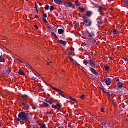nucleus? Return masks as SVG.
Returning a JSON list of instances; mask_svg holds the SVG:
<instances>
[{"label": "nucleus", "mask_w": 128, "mask_h": 128, "mask_svg": "<svg viewBox=\"0 0 128 128\" xmlns=\"http://www.w3.org/2000/svg\"><path fill=\"white\" fill-rule=\"evenodd\" d=\"M104 68H105L106 70H110V66H106L104 67Z\"/></svg>", "instance_id": "nucleus-25"}, {"label": "nucleus", "mask_w": 128, "mask_h": 128, "mask_svg": "<svg viewBox=\"0 0 128 128\" xmlns=\"http://www.w3.org/2000/svg\"><path fill=\"white\" fill-rule=\"evenodd\" d=\"M48 30H50V26H48Z\"/></svg>", "instance_id": "nucleus-58"}, {"label": "nucleus", "mask_w": 128, "mask_h": 128, "mask_svg": "<svg viewBox=\"0 0 128 128\" xmlns=\"http://www.w3.org/2000/svg\"><path fill=\"white\" fill-rule=\"evenodd\" d=\"M20 62H22V64H24V62H22V60H20Z\"/></svg>", "instance_id": "nucleus-59"}, {"label": "nucleus", "mask_w": 128, "mask_h": 128, "mask_svg": "<svg viewBox=\"0 0 128 128\" xmlns=\"http://www.w3.org/2000/svg\"><path fill=\"white\" fill-rule=\"evenodd\" d=\"M76 26H77V27L79 26H80V24L78 23H77V24H76Z\"/></svg>", "instance_id": "nucleus-44"}, {"label": "nucleus", "mask_w": 128, "mask_h": 128, "mask_svg": "<svg viewBox=\"0 0 128 128\" xmlns=\"http://www.w3.org/2000/svg\"><path fill=\"white\" fill-rule=\"evenodd\" d=\"M21 104L22 106H24V108H27V110H28V108H30V106H28V104L24 102H22Z\"/></svg>", "instance_id": "nucleus-9"}, {"label": "nucleus", "mask_w": 128, "mask_h": 128, "mask_svg": "<svg viewBox=\"0 0 128 128\" xmlns=\"http://www.w3.org/2000/svg\"><path fill=\"white\" fill-rule=\"evenodd\" d=\"M98 12H100V14H102V12H104V8H102V6H100Z\"/></svg>", "instance_id": "nucleus-14"}, {"label": "nucleus", "mask_w": 128, "mask_h": 128, "mask_svg": "<svg viewBox=\"0 0 128 128\" xmlns=\"http://www.w3.org/2000/svg\"><path fill=\"white\" fill-rule=\"evenodd\" d=\"M90 71L92 73L94 74H95V76H98V72H96V70H94V68H92L90 69Z\"/></svg>", "instance_id": "nucleus-8"}, {"label": "nucleus", "mask_w": 128, "mask_h": 128, "mask_svg": "<svg viewBox=\"0 0 128 128\" xmlns=\"http://www.w3.org/2000/svg\"><path fill=\"white\" fill-rule=\"evenodd\" d=\"M43 106L44 108H48V104L47 103L44 102L43 104Z\"/></svg>", "instance_id": "nucleus-23"}, {"label": "nucleus", "mask_w": 128, "mask_h": 128, "mask_svg": "<svg viewBox=\"0 0 128 128\" xmlns=\"http://www.w3.org/2000/svg\"><path fill=\"white\" fill-rule=\"evenodd\" d=\"M57 107L58 106V110H60L62 108V104H56Z\"/></svg>", "instance_id": "nucleus-29"}, {"label": "nucleus", "mask_w": 128, "mask_h": 128, "mask_svg": "<svg viewBox=\"0 0 128 128\" xmlns=\"http://www.w3.org/2000/svg\"><path fill=\"white\" fill-rule=\"evenodd\" d=\"M92 12L88 11L86 12V16H88V18H90V16H92Z\"/></svg>", "instance_id": "nucleus-12"}, {"label": "nucleus", "mask_w": 128, "mask_h": 128, "mask_svg": "<svg viewBox=\"0 0 128 128\" xmlns=\"http://www.w3.org/2000/svg\"><path fill=\"white\" fill-rule=\"evenodd\" d=\"M83 64L85 66H88V62L87 60H84Z\"/></svg>", "instance_id": "nucleus-19"}, {"label": "nucleus", "mask_w": 128, "mask_h": 128, "mask_svg": "<svg viewBox=\"0 0 128 128\" xmlns=\"http://www.w3.org/2000/svg\"><path fill=\"white\" fill-rule=\"evenodd\" d=\"M86 36H88V38H94V32L92 31V32H90L88 30H86Z\"/></svg>", "instance_id": "nucleus-4"}, {"label": "nucleus", "mask_w": 128, "mask_h": 128, "mask_svg": "<svg viewBox=\"0 0 128 128\" xmlns=\"http://www.w3.org/2000/svg\"><path fill=\"white\" fill-rule=\"evenodd\" d=\"M76 64H77L78 66H80V64H78V62L76 63Z\"/></svg>", "instance_id": "nucleus-52"}, {"label": "nucleus", "mask_w": 128, "mask_h": 128, "mask_svg": "<svg viewBox=\"0 0 128 128\" xmlns=\"http://www.w3.org/2000/svg\"><path fill=\"white\" fill-rule=\"evenodd\" d=\"M110 60H114V58L110 57Z\"/></svg>", "instance_id": "nucleus-49"}, {"label": "nucleus", "mask_w": 128, "mask_h": 128, "mask_svg": "<svg viewBox=\"0 0 128 128\" xmlns=\"http://www.w3.org/2000/svg\"><path fill=\"white\" fill-rule=\"evenodd\" d=\"M102 124L103 126H106V124L105 122H103V123Z\"/></svg>", "instance_id": "nucleus-53"}, {"label": "nucleus", "mask_w": 128, "mask_h": 128, "mask_svg": "<svg viewBox=\"0 0 128 128\" xmlns=\"http://www.w3.org/2000/svg\"><path fill=\"white\" fill-rule=\"evenodd\" d=\"M84 98H86V96L85 95H82L80 97V98H82V100H84Z\"/></svg>", "instance_id": "nucleus-33"}, {"label": "nucleus", "mask_w": 128, "mask_h": 128, "mask_svg": "<svg viewBox=\"0 0 128 128\" xmlns=\"http://www.w3.org/2000/svg\"><path fill=\"white\" fill-rule=\"evenodd\" d=\"M20 120H22V119H20V118H18L15 120V122H20Z\"/></svg>", "instance_id": "nucleus-30"}, {"label": "nucleus", "mask_w": 128, "mask_h": 128, "mask_svg": "<svg viewBox=\"0 0 128 128\" xmlns=\"http://www.w3.org/2000/svg\"><path fill=\"white\" fill-rule=\"evenodd\" d=\"M52 36H54V38H58V36H56V34H54V32L52 33Z\"/></svg>", "instance_id": "nucleus-22"}, {"label": "nucleus", "mask_w": 128, "mask_h": 128, "mask_svg": "<svg viewBox=\"0 0 128 128\" xmlns=\"http://www.w3.org/2000/svg\"><path fill=\"white\" fill-rule=\"evenodd\" d=\"M108 96H110V92H107Z\"/></svg>", "instance_id": "nucleus-50"}, {"label": "nucleus", "mask_w": 128, "mask_h": 128, "mask_svg": "<svg viewBox=\"0 0 128 128\" xmlns=\"http://www.w3.org/2000/svg\"><path fill=\"white\" fill-rule=\"evenodd\" d=\"M46 128V124H43L41 126V128Z\"/></svg>", "instance_id": "nucleus-34"}, {"label": "nucleus", "mask_w": 128, "mask_h": 128, "mask_svg": "<svg viewBox=\"0 0 128 128\" xmlns=\"http://www.w3.org/2000/svg\"><path fill=\"white\" fill-rule=\"evenodd\" d=\"M52 88V90H56V88Z\"/></svg>", "instance_id": "nucleus-56"}, {"label": "nucleus", "mask_w": 128, "mask_h": 128, "mask_svg": "<svg viewBox=\"0 0 128 128\" xmlns=\"http://www.w3.org/2000/svg\"><path fill=\"white\" fill-rule=\"evenodd\" d=\"M76 4V6H80V2H75Z\"/></svg>", "instance_id": "nucleus-26"}, {"label": "nucleus", "mask_w": 128, "mask_h": 128, "mask_svg": "<svg viewBox=\"0 0 128 128\" xmlns=\"http://www.w3.org/2000/svg\"><path fill=\"white\" fill-rule=\"evenodd\" d=\"M102 112H104V108L101 109Z\"/></svg>", "instance_id": "nucleus-45"}, {"label": "nucleus", "mask_w": 128, "mask_h": 128, "mask_svg": "<svg viewBox=\"0 0 128 128\" xmlns=\"http://www.w3.org/2000/svg\"><path fill=\"white\" fill-rule=\"evenodd\" d=\"M38 18V16H35V18Z\"/></svg>", "instance_id": "nucleus-54"}, {"label": "nucleus", "mask_w": 128, "mask_h": 128, "mask_svg": "<svg viewBox=\"0 0 128 128\" xmlns=\"http://www.w3.org/2000/svg\"><path fill=\"white\" fill-rule=\"evenodd\" d=\"M39 4H40V6H42V3H40Z\"/></svg>", "instance_id": "nucleus-55"}, {"label": "nucleus", "mask_w": 128, "mask_h": 128, "mask_svg": "<svg viewBox=\"0 0 128 128\" xmlns=\"http://www.w3.org/2000/svg\"><path fill=\"white\" fill-rule=\"evenodd\" d=\"M46 114H52V112H46Z\"/></svg>", "instance_id": "nucleus-39"}, {"label": "nucleus", "mask_w": 128, "mask_h": 128, "mask_svg": "<svg viewBox=\"0 0 128 128\" xmlns=\"http://www.w3.org/2000/svg\"><path fill=\"white\" fill-rule=\"evenodd\" d=\"M55 4H58V6H62L64 4V2L62 0H54Z\"/></svg>", "instance_id": "nucleus-7"}, {"label": "nucleus", "mask_w": 128, "mask_h": 128, "mask_svg": "<svg viewBox=\"0 0 128 128\" xmlns=\"http://www.w3.org/2000/svg\"><path fill=\"white\" fill-rule=\"evenodd\" d=\"M58 128H64V126H60V127H58Z\"/></svg>", "instance_id": "nucleus-57"}, {"label": "nucleus", "mask_w": 128, "mask_h": 128, "mask_svg": "<svg viewBox=\"0 0 128 128\" xmlns=\"http://www.w3.org/2000/svg\"><path fill=\"white\" fill-rule=\"evenodd\" d=\"M44 18H48V15H46V14H44Z\"/></svg>", "instance_id": "nucleus-41"}, {"label": "nucleus", "mask_w": 128, "mask_h": 128, "mask_svg": "<svg viewBox=\"0 0 128 128\" xmlns=\"http://www.w3.org/2000/svg\"><path fill=\"white\" fill-rule=\"evenodd\" d=\"M124 2L126 7L128 8V0H124Z\"/></svg>", "instance_id": "nucleus-17"}, {"label": "nucleus", "mask_w": 128, "mask_h": 128, "mask_svg": "<svg viewBox=\"0 0 128 128\" xmlns=\"http://www.w3.org/2000/svg\"><path fill=\"white\" fill-rule=\"evenodd\" d=\"M59 42L60 44H62V46H66V42L62 41V40H60Z\"/></svg>", "instance_id": "nucleus-11"}, {"label": "nucleus", "mask_w": 128, "mask_h": 128, "mask_svg": "<svg viewBox=\"0 0 128 128\" xmlns=\"http://www.w3.org/2000/svg\"><path fill=\"white\" fill-rule=\"evenodd\" d=\"M69 58L70 60H72V62H74V59L72 57H70Z\"/></svg>", "instance_id": "nucleus-38"}, {"label": "nucleus", "mask_w": 128, "mask_h": 128, "mask_svg": "<svg viewBox=\"0 0 128 128\" xmlns=\"http://www.w3.org/2000/svg\"><path fill=\"white\" fill-rule=\"evenodd\" d=\"M44 8L46 10H50V6H48V5H47L45 6Z\"/></svg>", "instance_id": "nucleus-28"}, {"label": "nucleus", "mask_w": 128, "mask_h": 128, "mask_svg": "<svg viewBox=\"0 0 128 128\" xmlns=\"http://www.w3.org/2000/svg\"><path fill=\"white\" fill-rule=\"evenodd\" d=\"M70 50L72 52H74V48H72Z\"/></svg>", "instance_id": "nucleus-43"}, {"label": "nucleus", "mask_w": 128, "mask_h": 128, "mask_svg": "<svg viewBox=\"0 0 128 128\" xmlns=\"http://www.w3.org/2000/svg\"><path fill=\"white\" fill-rule=\"evenodd\" d=\"M42 20L44 22L45 24H48V21L46 20V18H43Z\"/></svg>", "instance_id": "nucleus-35"}, {"label": "nucleus", "mask_w": 128, "mask_h": 128, "mask_svg": "<svg viewBox=\"0 0 128 128\" xmlns=\"http://www.w3.org/2000/svg\"><path fill=\"white\" fill-rule=\"evenodd\" d=\"M0 62H6V60H4L2 56H0Z\"/></svg>", "instance_id": "nucleus-16"}, {"label": "nucleus", "mask_w": 128, "mask_h": 128, "mask_svg": "<svg viewBox=\"0 0 128 128\" xmlns=\"http://www.w3.org/2000/svg\"><path fill=\"white\" fill-rule=\"evenodd\" d=\"M59 94H60V96H62V98H66V95H64V92H62V91L60 92H58Z\"/></svg>", "instance_id": "nucleus-15"}, {"label": "nucleus", "mask_w": 128, "mask_h": 128, "mask_svg": "<svg viewBox=\"0 0 128 128\" xmlns=\"http://www.w3.org/2000/svg\"><path fill=\"white\" fill-rule=\"evenodd\" d=\"M32 80H36V78L33 77V78H32Z\"/></svg>", "instance_id": "nucleus-51"}, {"label": "nucleus", "mask_w": 128, "mask_h": 128, "mask_svg": "<svg viewBox=\"0 0 128 128\" xmlns=\"http://www.w3.org/2000/svg\"><path fill=\"white\" fill-rule=\"evenodd\" d=\"M35 28L36 30H38V25H35Z\"/></svg>", "instance_id": "nucleus-46"}, {"label": "nucleus", "mask_w": 128, "mask_h": 128, "mask_svg": "<svg viewBox=\"0 0 128 128\" xmlns=\"http://www.w3.org/2000/svg\"><path fill=\"white\" fill-rule=\"evenodd\" d=\"M83 22L85 26H92V20H90V19L88 18H83Z\"/></svg>", "instance_id": "nucleus-3"}, {"label": "nucleus", "mask_w": 128, "mask_h": 128, "mask_svg": "<svg viewBox=\"0 0 128 128\" xmlns=\"http://www.w3.org/2000/svg\"><path fill=\"white\" fill-rule=\"evenodd\" d=\"M118 87L119 88H124V84H122V82H120L119 83H118Z\"/></svg>", "instance_id": "nucleus-10"}, {"label": "nucleus", "mask_w": 128, "mask_h": 128, "mask_svg": "<svg viewBox=\"0 0 128 128\" xmlns=\"http://www.w3.org/2000/svg\"><path fill=\"white\" fill-rule=\"evenodd\" d=\"M24 96H23V98H24Z\"/></svg>", "instance_id": "nucleus-64"}, {"label": "nucleus", "mask_w": 128, "mask_h": 128, "mask_svg": "<svg viewBox=\"0 0 128 128\" xmlns=\"http://www.w3.org/2000/svg\"><path fill=\"white\" fill-rule=\"evenodd\" d=\"M19 74H20V76H25L24 72L23 71H20Z\"/></svg>", "instance_id": "nucleus-21"}, {"label": "nucleus", "mask_w": 128, "mask_h": 128, "mask_svg": "<svg viewBox=\"0 0 128 128\" xmlns=\"http://www.w3.org/2000/svg\"><path fill=\"white\" fill-rule=\"evenodd\" d=\"M50 99H46V100H45V102H48V103H49L50 102Z\"/></svg>", "instance_id": "nucleus-37"}, {"label": "nucleus", "mask_w": 128, "mask_h": 128, "mask_svg": "<svg viewBox=\"0 0 128 128\" xmlns=\"http://www.w3.org/2000/svg\"><path fill=\"white\" fill-rule=\"evenodd\" d=\"M98 24H102V21L98 22Z\"/></svg>", "instance_id": "nucleus-40"}, {"label": "nucleus", "mask_w": 128, "mask_h": 128, "mask_svg": "<svg viewBox=\"0 0 128 128\" xmlns=\"http://www.w3.org/2000/svg\"><path fill=\"white\" fill-rule=\"evenodd\" d=\"M70 100H72L73 102H78V100H76V99H72V98H70Z\"/></svg>", "instance_id": "nucleus-36"}, {"label": "nucleus", "mask_w": 128, "mask_h": 128, "mask_svg": "<svg viewBox=\"0 0 128 128\" xmlns=\"http://www.w3.org/2000/svg\"><path fill=\"white\" fill-rule=\"evenodd\" d=\"M54 10V6H51L50 8V12H52V10Z\"/></svg>", "instance_id": "nucleus-31"}, {"label": "nucleus", "mask_w": 128, "mask_h": 128, "mask_svg": "<svg viewBox=\"0 0 128 128\" xmlns=\"http://www.w3.org/2000/svg\"><path fill=\"white\" fill-rule=\"evenodd\" d=\"M56 92H62V91H60V90H58V88H56Z\"/></svg>", "instance_id": "nucleus-42"}, {"label": "nucleus", "mask_w": 128, "mask_h": 128, "mask_svg": "<svg viewBox=\"0 0 128 128\" xmlns=\"http://www.w3.org/2000/svg\"><path fill=\"white\" fill-rule=\"evenodd\" d=\"M17 60L20 62V59H17Z\"/></svg>", "instance_id": "nucleus-62"}, {"label": "nucleus", "mask_w": 128, "mask_h": 128, "mask_svg": "<svg viewBox=\"0 0 128 128\" xmlns=\"http://www.w3.org/2000/svg\"><path fill=\"white\" fill-rule=\"evenodd\" d=\"M89 62H90V66H92V68H96V60H89Z\"/></svg>", "instance_id": "nucleus-5"}, {"label": "nucleus", "mask_w": 128, "mask_h": 128, "mask_svg": "<svg viewBox=\"0 0 128 128\" xmlns=\"http://www.w3.org/2000/svg\"><path fill=\"white\" fill-rule=\"evenodd\" d=\"M47 66H50V62L47 63Z\"/></svg>", "instance_id": "nucleus-60"}, {"label": "nucleus", "mask_w": 128, "mask_h": 128, "mask_svg": "<svg viewBox=\"0 0 128 128\" xmlns=\"http://www.w3.org/2000/svg\"><path fill=\"white\" fill-rule=\"evenodd\" d=\"M124 60L125 62H128V59L125 58V59H124Z\"/></svg>", "instance_id": "nucleus-47"}, {"label": "nucleus", "mask_w": 128, "mask_h": 128, "mask_svg": "<svg viewBox=\"0 0 128 128\" xmlns=\"http://www.w3.org/2000/svg\"><path fill=\"white\" fill-rule=\"evenodd\" d=\"M52 108H54V110H58V106L57 104L56 105L53 104L52 106Z\"/></svg>", "instance_id": "nucleus-20"}, {"label": "nucleus", "mask_w": 128, "mask_h": 128, "mask_svg": "<svg viewBox=\"0 0 128 128\" xmlns=\"http://www.w3.org/2000/svg\"><path fill=\"white\" fill-rule=\"evenodd\" d=\"M50 104H54V101H52V100H49V103Z\"/></svg>", "instance_id": "nucleus-32"}, {"label": "nucleus", "mask_w": 128, "mask_h": 128, "mask_svg": "<svg viewBox=\"0 0 128 128\" xmlns=\"http://www.w3.org/2000/svg\"><path fill=\"white\" fill-rule=\"evenodd\" d=\"M113 33L114 34H120V31H118V30H115Z\"/></svg>", "instance_id": "nucleus-18"}, {"label": "nucleus", "mask_w": 128, "mask_h": 128, "mask_svg": "<svg viewBox=\"0 0 128 128\" xmlns=\"http://www.w3.org/2000/svg\"><path fill=\"white\" fill-rule=\"evenodd\" d=\"M35 76H38V73H34Z\"/></svg>", "instance_id": "nucleus-48"}, {"label": "nucleus", "mask_w": 128, "mask_h": 128, "mask_svg": "<svg viewBox=\"0 0 128 128\" xmlns=\"http://www.w3.org/2000/svg\"><path fill=\"white\" fill-rule=\"evenodd\" d=\"M64 32V31L62 29H59L58 30V32L59 34H62V33Z\"/></svg>", "instance_id": "nucleus-13"}, {"label": "nucleus", "mask_w": 128, "mask_h": 128, "mask_svg": "<svg viewBox=\"0 0 128 128\" xmlns=\"http://www.w3.org/2000/svg\"><path fill=\"white\" fill-rule=\"evenodd\" d=\"M18 118L24 122H28V114L24 112H21L18 114Z\"/></svg>", "instance_id": "nucleus-1"}, {"label": "nucleus", "mask_w": 128, "mask_h": 128, "mask_svg": "<svg viewBox=\"0 0 128 128\" xmlns=\"http://www.w3.org/2000/svg\"><path fill=\"white\" fill-rule=\"evenodd\" d=\"M126 120V122H128V119H127Z\"/></svg>", "instance_id": "nucleus-63"}, {"label": "nucleus", "mask_w": 128, "mask_h": 128, "mask_svg": "<svg viewBox=\"0 0 128 128\" xmlns=\"http://www.w3.org/2000/svg\"><path fill=\"white\" fill-rule=\"evenodd\" d=\"M80 10L82 12H86V9H84V8H80Z\"/></svg>", "instance_id": "nucleus-24"}, {"label": "nucleus", "mask_w": 128, "mask_h": 128, "mask_svg": "<svg viewBox=\"0 0 128 128\" xmlns=\"http://www.w3.org/2000/svg\"><path fill=\"white\" fill-rule=\"evenodd\" d=\"M10 74V70H8L7 71H6V74L7 76H9Z\"/></svg>", "instance_id": "nucleus-27"}, {"label": "nucleus", "mask_w": 128, "mask_h": 128, "mask_svg": "<svg viewBox=\"0 0 128 128\" xmlns=\"http://www.w3.org/2000/svg\"><path fill=\"white\" fill-rule=\"evenodd\" d=\"M42 106H44V105L41 106H40V108H42Z\"/></svg>", "instance_id": "nucleus-61"}, {"label": "nucleus", "mask_w": 128, "mask_h": 128, "mask_svg": "<svg viewBox=\"0 0 128 128\" xmlns=\"http://www.w3.org/2000/svg\"><path fill=\"white\" fill-rule=\"evenodd\" d=\"M63 4L65 8H75V7H74V4L69 0L64 1V2H63Z\"/></svg>", "instance_id": "nucleus-2"}, {"label": "nucleus", "mask_w": 128, "mask_h": 128, "mask_svg": "<svg viewBox=\"0 0 128 128\" xmlns=\"http://www.w3.org/2000/svg\"><path fill=\"white\" fill-rule=\"evenodd\" d=\"M104 82L107 86H110V84H112V80L110 78H106Z\"/></svg>", "instance_id": "nucleus-6"}]
</instances>
